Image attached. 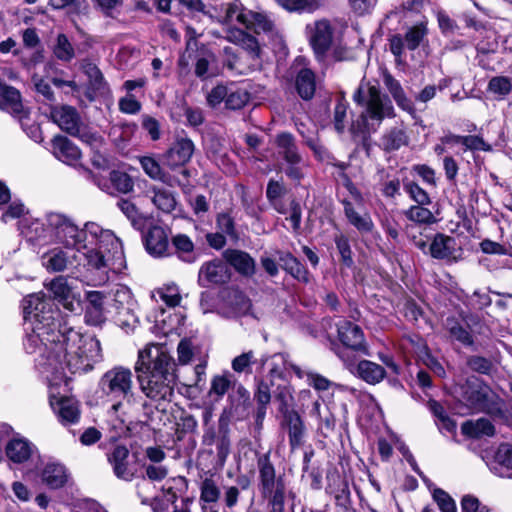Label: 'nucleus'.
<instances>
[{
    "label": "nucleus",
    "instance_id": "obj_54",
    "mask_svg": "<svg viewBox=\"0 0 512 512\" xmlns=\"http://www.w3.org/2000/svg\"><path fill=\"white\" fill-rule=\"evenodd\" d=\"M467 367L473 372L490 375L494 370L493 362L486 357L480 355H470L466 358Z\"/></svg>",
    "mask_w": 512,
    "mask_h": 512
},
{
    "label": "nucleus",
    "instance_id": "obj_31",
    "mask_svg": "<svg viewBox=\"0 0 512 512\" xmlns=\"http://www.w3.org/2000/svg\"><path fill=\"white\" fill-rule=\"evenodd\" d=\"M295 87L303 100H311L316 91L315 74L311 69L302 68L296 75Z\"/></svg>",
    "mask_w": 512,
    "mask_h": 512
},
{
    "label": "nucleus",
    "instance_id": "obj_28",
    "mask_svg": "<svg viewBox=\"0 0 512 512\" xmlns=\"http://www.w3.org/2000/svg\"><path fill=\"white\" fill-rule=\"evenodd\" d=\"M494 473L500 477L512 478V445L502 443L499 445L492 466Z\"/></svg>",
    "mask_w": 512,
    "mask_h": 512
},
{
    "label": "nucleus",
    "instance_id": "obj_20",
    "mask_svg": "<svg viewBox=\"0 0 512 512\" xmlns=\"http://www.w3.org/2000/svg\"><path fill=\"white\" fill-rule=\"evenodd\" d=\"M146 251L153 257L168 255L169 240L165 229L161 226H151L143 236Z\"/></svg>",
    "mask_w": 512,
    "mask_h": 512
},
{
    "label": "nucleus",
    "instance_id": "obj_4",
    "mask_svg": "<svg viewBox=\"0 0 512 512\" xmlns=\"http://www.w3.org/2000/svg\"><path fill=\"white\" fill-rule=\"evenodd\" d=\"M101 392L110 400L115 401L110 412L121 423H130V412L127 409L134 398L133 374L130 369L117 366L105 372L99 380Z\"/></svg>",
    "mask_w": 512,
    "mask_h": 512
},
{
    "label": "nucleus",
    "instance_id": "obj_32",
    "mask_svg": "<svg viewBox=\"0 0 512 512\" xmlns=\"http://www.w3.org/2000/svg\"><path fill=\"white\" fill-rule=\"evenodd\" d=\"M46 287L53 294L54 299L61 303L66 309L72 311V289L67 283V279L63 276H58L53 279Z\"/></svg>",
    "mask_w": 512,
    "mask_h": 512
},
{
    "label": "nucleus",
    "instance_id": "obj_1",
    "mask_svg": "<svg viewBox=\"0 0 512 512\" xmlns=\"http://www.w3.org/2000/svg\"><path fill=\"white\" fill-rule=\"evenodd\" d=\"M45 303L37 295H30L24 301V313L33 314L38 324L29 334L24 347L30 354L39 352L46 355L49 364H65L73 373L88 372L101 361L102 350L96 337H84L80 332L66 325L56 324L52 315L40 317Z\"/></svg>",
    "mask_w": 512,
    "mask_h": 512
},
{
    "label": "nucleus",
    "instance_id": "obj_15",
    "mask_svg": "<svg viewBox=\"0 0 512 512\" xmlns=\"http://www.w3.org/2000/svg\"><path fill=\"white\" fill-rule=\"evenodd\" d=\"M99 248L113 264V270H121L125 264V256L121 240L111 231L101 228L98 237Z\"/></svg>",
    "mask_w": 512,
    "mask_h": 512
},
{
    "label": "nucleus",
    "instance_id": "obj_50",
    "mask_svg": "<svg viewBox=\"0 0 512 512\" xmlns=\"http://www.w3.org/2000/svg\"><path fill=\"white\" fill-rule=\"evenodd\" d=\"M111 186L119 193L127 194L133 191L134 181L126 172L112 170L109 174Z\"/></svg>",
    "mask_w": 512,
    "mask_h": 512
},
{
    "label": "nucleus",
    "instance_id": "obj_43",
    "mask_svg": "<svg viewBox=\"0 0 512 512\" xmlns=\"http://www.w3.org/2000/svg\"><path fill=\"white\" fill-rule=\"evenodd\" d=\"M133 306L134 300L130 289L124 285L117 286L113 291V307L117 314L129 313V311H133Z\"/></svg>",
    "mask_w": 512,
    "mask_h": 512
},
{
    "label": "nucleus",
    "instance_id": "obj_30",
    "mask_svg": "<svg viewBox=\"0 0 512 512\" xmlns=\"http://www.w3.org/2000/svg\"><path fill=\"white\" fill-rule=\"evenodd\" d=\"M357 376L368 384H378L386 376V371L381 365L370 360H361L356 366Z\"/></svg>",
    "mask_w": 512,
    "mask_h": 512
},
{
    "label": "nucleus",
    "instance_id": "obj_39",
    "mask_svg": "<svg viewBox=\"0 0 512 512\" xmlns=\"http://www.w3.org/2000/svg\"><path fill=\"white\" fill-rule=\"evenodd\" d=\"M31 453V444L24 439H12L6 445V455L14 463L27 461Z\"/></svg>",
    "mask_w": 512,
    "mask_h": 512
},
{
    "label": "nucleus",
    "instance_id": "obj_11",
    "mask_svg": "<svg viewBox=\"0 0 512 512\" xmlns=\"http://www.w3.org/2000/svg\"><path fill=\"white\" fill-rule=\"evenodd\" d=\"M48 226L53 230L56 240L67 248H72L79 243L75 238L78 234V226L71 219L59 213L47 215Z\"/></svg>",
    "mask_w": 512,
    "mask_h": 512
},
{
    "label": "nucleus",
    "instance_id": "obj_61",
    "mask_svg": "<svg viewBox=\"0 0 512 512\" xmlns=\"http://www.w3.org/2000/svg\"><path fill=\"white\" fill-rule=\"evenodd\" d=\"M404 189L417 204L429 205L431 199L428 193L414 181H405Z\"/></svg>",
    "mask_w": 512,
    "mask_h": 512
},
{
    "label": "nucleus",
    "instance_id": "obj_37",
    "mask_svg": "<svg viewBox=\"0 0 512 512\" xmlns=\"http://www.w3.org/2000/svg\"><path fill=\"white\" fill-rule=\"evenodd\" d=\"M117 207L127 217L133 228L139 231L144 230L147 225V217L130 199H119L117 202Z\"/></svg>",
    "mask_w": 512,
    "mask_h": 512
},
{
    "label": "nucleus",
    "instance_id": "obj_33",
    "mask_svg": "<svg viewBox=\"0 0 512 512\" xmlns=\"http://www.w3.org/2000/svg\"><path fill=\"white\" fill-rule=\"evenodd\" d=\"M278 260L281 267L295 279L307 283L309 281L308 271L304 265L290 252H278Z\"/></svg>",
    "mask_w": 512,
    "mask_h": 512
},
{
    "label": "nucleus",
    "instance_id": "obj_14",
    "mask_svg": "<svg viewBox=\"0 0 512 512\" xmlns=\"http://www.w3.org/2000/svg\"><path fill=\"white\" fill-rule=\"evenodd\" d=\"M337 333L343 346L367 354L365 337L360 326L348 320H341L337 324Z\"/></svg>",
    "mask_w": 512,
    "mask_h": 512
},
{
    "label": "nucleus",
    "instance_id": "obj_35",
    "mask_svg": "<svg viewBox=\"0 0 512 512\" xmlns=\"http://www.w3.org/2000/svg\"><path fill=\"white\" fill-rule=\"evenodd\" d=\"M42 479L52 489L61 488L68 479L66 468L60 463H47L42 471Z\"/></svg>",
    "mask_w": 512,
    "mask_h": 512
},
{
    "label": "nucleus",
    "instance_id": "obj_52",
    "mask_svg": "<svg viewBox=\"0 0 512 512\" xmlns=\"http://www.w3.org/2000/svg\"><path fill=\"white\" fill-rule=\"evenodd\" d=\"M425 205H413L404 212L406 218L419 224H431L435 222L433 213Z\"/></svg>",
    "mask_w": 512,
    "mask_h": 512
},
{
    "label": "nucleus",
    "instance_id": "obj_21",
    "mask_svg": "<svg viewBox=\"0 0 512 512\" xmlns=\"http://www.w3.org/2000/svg\"><path fill=\"white\" fill-rule=\"evenodd\" d=\"M105 294L101 291L86 292L87 305L85 308V322L88 325L100 326L106 321L104 311Z\"/></svg>",
    "mask_w": 512,
    "mask_h": 512
},
{
    "label": "nucleus",
    "instance_id": "obj_34",
    "mask_svg": "<svg viewBox=\"0 0 512 512\" xmlns=\"http://www.w3.org/2000/svg\"><path fill=\"white\" fill-rule=\"evenodd\" d=\"M344 214L348 222L353 225L360 233H369L373 230L374 224L368 214L360 215L353 204L347 199L342 200Z\"/></svg>",
    "mask_w": 512,
    "mask_h": 512
},
{
    "label": "nucleus",
    "instance_id": "obj_64",
    "mask_svg": "<svg viewBox=\"0 0 512 512\" xmlns=\"http://www.w3.org/2000/svg\"><path fill=\"white\" fill-rule=\"evenodd\" d=\"M220 490L211 478H206L201 484L200 500L206 503H214L219 499Z\"/></svg>",
    "mask_w": 512,
    "mask_h": 512
},
{
    "label": "nucleus",
    "instance_id": "obj_19",
    "mask_svg": "<svg viewBox=\"0 0 512 512\" xmlns=\"http://www.w3.org/2000/svg\"><path fill=\"white\" fill-rule=\"evenodd\" d=\"M310 30V44L318 56H323L330 48L333 38V29L330 22L322 19L308 26Z\"/></svg>",
    "mask_w": 512,
    "mask_h": 512
},
{
    "label": "nucleus",
    "instance_id": "obj_25",
    "mask_svg": "<svg viewBox=\"0 0 512 512\" xmlns=\"http://www.w3.org/2000/svg\"><path fill=\"white\" fill-rule=\"evenodd\" d=\"M275 144L278 154L285 160L287 164H301L303 162L302 155L298 151L295 137L288 132H282L275 138Z\"/></svg>",
    "mask_w": 512,
    "mask_h": 512
},
{
    "label": "nucleus",
    "instance_id": "obj_24",
    "mask_svg": "<svg viewBox=\"0 0 512 512\" xmlns=\"http://www.w3.org/2000/svg\"><path fill=\"white\" fill-rule=\"evenodd\" d=\"M51 146L55 157L69 165L76 164L81 158L80 149L65 136H55Z\"/></svg>",
    "mask_w": 512,
    "mask_h": 512
},
{
    "label": "nucleus",
    "instance_id": "obj_2",
    "mask_svg": "<svg viewBox=\"0 0 512 512\" xmlns=\"http://www.w3.org/2000/svg\"><path fill=\"white\" fill-rule=\"evenodd\" d=\"M137 380L145 396L155 402H170L174 395L176 363L166 346L149 344L138 353Z\"/></svg>",
    "mask_w": 512,
    "mask_h": 512
},
{
    "label": "nucleus",
    "instance_id": "obj_47",
    "mask_svg": "<svg viewBox=\"0 0 512 512\" xmlns=\"http://www.w3.org/2000/svg\"><path fill=\"white\" fill-rule=\"evenodd\" d=\"M232 377L233 375L230 373L215 375L211 379V385L208 392L209 396H215L216 400L221 399L232 386Z\"/></svg>",
    "mask_w": 512,
    "mask_h": 512
},
{
    "label": "nucleus",
    "instance_id": "obj_57",
    "mask_svg": "<svg viewBox=\"0 0 512 512\" xmlns=\"http://www.w3.org/2000/svg\"><path fill=\"white\" fill-rule=\"evenodd\" d=\"M428 407L433 415L438 419L442 428L447 431H453L456 423L448 416L445 408L436 400H429Z\"/></svg>",
    "mask_w": 512,
    "mask_h": 512
},
{
    "label": "nucleus",
    "instance_id": "obj_51",
    "mask_svg": "<svg viewBox=\"0 0 512 512\" xmlns=\"http://www.w3.org/2000/svg\"><path fill=\"white\" fill-rule=\"evenodd\" d=\"M487 90L497 95L498 99H504L512 91V79L507 76H494L489 80Z\"/></svg>",
    "mask_w": 512,
    "mask_h": 512
},
{
    "label": "nucleus",
    "instance_id": "obj_22",
    "mask_svg": "<svg viewBox=\"0 0 512 512\" xmlns=\"http://www.w3.org/2000/svg\"><path fill=\"white\" fill-rule=\"evenodd\" d=\"M0 108L7 110L14 116L23 118L27 116L22 103L21 93L18 89L0 81Z\"/></svg>",
    "mask_w": 512,
    "mask_h": 512
},
{
    "label": "nucleus",
    "instance_id": "obj_59",
    "mask_svg": "<svg viewBox=\"0 0 512 512\" xmlns=\"http://www.w3.org/2000/svg\"><path fill=\"white\" fill-rule=\"evenodd\" d=\"M216 224L221 233L226 234L233 241H238L239 234L235 227V221L229 213L218 214Z\"/></svg>",
    "mask_w": 512,
    "mask_h": 512
},
{
    "label": "nucleus",
    "instance_id": "obj_44",
    "mask_svg": "<svg viewBox=\"0 0 512 512\" xmlns=\"http://www.w3.org/2000/svg\"><path fill=\"white\" fill-rule=\"evenodd\" d=\"M88 266L93 269L105 272L106 269L113 270V264L107 258V255L102 251V249L98 248H88L83 252Z\"/></svg>",
    "mask_w": 512,
    "mask_h": 512
},
{
    "label": "nucleus",
    "instance_id": "obj_55",
    "mask_svg": "<svg viewBox=\"0 0 512 512\" xmlns=\"http://www.w3.org/2000/svg\"><path fill=\"white\" fill-rule=\"evenodd\" d=\"M139 162L144 172L151 179L165 182L166 173L162 170L156 159L150 156H143L139 158Z\"/></svg>",
    "mask_w": 512,
    "mask_h": 512
},
{
    "label": "nucleus",
    "instance_id": "obj_63",
    "mask_svg": "<svg viewBox=\"0 0 512 512\" xmlns=\"http://www.w3.org/2000/svg\"><path fill=\"white\" fill-rule=\"evenodd\" d=\"M232 313L234 316H244L248 314L251 309V302L242 292H234L233 298L230 302Z\"/></svg>",
    "mask_w": 512,
    "mask_h": 512
},
{
    "label": "nucleus",
    "instance_id": "obj_62",
    "mask_svg": "<svg viewBox=\"0 0 512 512\" xmlns=\"http://www.w3.org/2000/svg\"><path fill=\"white\" fill-rule=\"evenodd\" d=\"M348 103L344 100V97H340L334 108L333 123L338 133H343L345 130V119L347 116Z\"/></svg>",
    "mask_w": 512,
    "mask_h": 512
},
{
    "label": "nucleus",
    "instance_id": "obj_60",
    "mask_svg": "<svg viewBox=\"0 0 512 512\" xmlns=\"http://www.w3.org/2000/svg\"><path fill=\"white\" fill-rule=\"evenodd\" d=\"M334 241L340 254L342 264L350 268L354 261L348 238L343 234H337L335 235Z\"/></svg>",
    "mask_w": 512,
    "mask_h": 512
},
{
    "label": "nucleus",
    "instance_id": "obj_13",
    "mask_svg": "<svg viewBox=\"0 0 512 512\" xmlns=\"http://www.w3.org/2000/svg\"><path fill=\"white\" fill-rule=\"evenodd\" d=\"M230 278L231 273L226 263L219 259L205 262L198 273V283L202 287L225 284Z\"/></svg>",
    "mask_w": 512,
    "mask_h": 512
},
{
    "label": "nucleus",
    "instance_id": "obj_53",
    "mask_svg": "<svg viewBox=\"0 0 512 512\" xmlns=\"http://www.w3.org/2000/svg\"><path fill=\"white\" fill-rule=\"evenodd\" d=\"M55 57L64 62H70L74 56V47L68 40L65 34H59L56 39V44L53 48Z\"/></svg>",
    "mask_w": 512,
    "mask_h": 512
},
{
    "label": "nucleus",
    "instance_id": "obj_9",
    "mask_svg": "<svg viewBox=\"0 0 512 512\" xmlns=\"http://www.w3.org/2000/svg\"><path fill=\"white\" fill-rule=\"evenodd\" d=\"M194 151L195 145L190 138L178 136L163 153L162 162L172 170L183 167L191 160Z\"/></svg>",
    "mask_w": 512,
    "mask_h": 512
},
{
    "label": "nucleus",
    "instance_id": "obj_26",
    "mask_svg": "<svg viewBox=\"0 0 512 512\" xmlns=\"http://www.w3.org/2000/svg\"><path fill=\"white\" fill-rule=\"evenodd\" d=\"M409 137L403 127L395 126L386 130L380 139V147L385 152H393L408 145Z\"/></svg>",
    "mask_w": 512,
    "mask_h": 512
},
{
    "label": "nucleus",
    "instance_id": "obj_36",
    "mask_svg": "<svg viewBox=\"0 0 512 512\" xmlns=\"http://www.w3.org/2000/svg\"><path fill=\"white\" fill-rule=\"evenodd\" d=\"M461 431L470 438H481L483 436H493L495 434V427L490 420L479 418L475 421L467 420L463 422Z\"/></svg>",
    "mask_w": 512,
    "mask_h": 512
},
{
    "label": "nucleus",
    "instance_id": "obj_27",
    "mask_svg": "<svg viewBox=\"0 0 512 512\" xmlns=\"http://www.w3.org/2000/svg\"><path fill=\"white\" fill-rule=\"evenodd\" d=\"M284 424L287 427L289 443L292 448L298 447L303 442L304 424L300 415L294 411H285L283 414Z\"/></svg>",
    "mask_w": 512,
    "mask_h": 512
},
{
    "label": "nucleus",
    "instance_id": "obj_6",
    "mask_svg": "<svg viewBox=\"0 0 512 512\" xmlns=\"http://www.w3.org/2000/svg\"><path fill=\"white\" fill-rule=\"evenodd\" d=\"M259 471V490L267 500L269 512H286L285 499L287 488L283 475H276V469L270 460V452L257 459Z\"/></svg>",
    "mask_w": 512,
    "mask_h": 512
},
{
    "label": "nucleus",
    "instance_id": "obj_3",
    "mask_svg": "<svg viewBox=\"0 0 512 512\" xmlns=\"http://www.w3.org/2000/svg\"><path fill=\"white\" fill-rule=\"evenodd\" d=\"M353 100L364 107L358 118L352 122L350 132L354 139H359L366 151L370 149L371 134L375 133L385 118L395 116L394 107L387 95L379 87L370 83L360 85L353 95Z\"/></svg>",
    "mask_w": 512,
    "mask_h": 512
},
{
    "label": "nucleus",
    "instance_id": "obj_5",
    "mask_svg": "<svg viewBox=\"0 0 512 512\" xmlns=\"http://www.w3.org/2000/svg\"><path fill=\"white\" fill-rule=\"evenodd\" d=\"M455 392L459 401L472 411L487 414L501 413L499 396L475 376L468 377L464 383L457 385Z\"/></svg>",
    "mask_w": 512,
    "mask_h": 512
},
{
    "label": "nucleus",
    "instance_id": "obj_41",
    "mask_svg": "<svg viewBox=\"0 0 512 512\" xmlns=\"http://www.w3.org/2000/svg\"><path fill=\"white\" fill-rule=\"evenodd\" d=\"M42 260L44 267L50 272H62L70 263L67 253L59 248L45 253Z\"/></svg>",
    "mask_w": 512,
    "mask_h": 512
},
{
    "label": "nucleus",
    "instance_id": "obj_18",
    "mask_svg": "<svg viewBox=\"0 0 512 512\" xmlns=\"http://www.w3.org/2000/svg\"><path fill=\"white\" fill-rule=\"evenodd\" d=\"M130 452L124 445H117L107 455L115 476L124 481H132L136 476V469L129 463Z\"/></svg>",
    "mask_w": 512,
    "mask_h": 512
},
{
    "label": "nucleus",
    "instance_id": "obj_7",
    "mask_svg": "<svg viewBox=\"0 0 512 512\" xmlns=\"http://www.w3.org/2000/svg\"><path fill=\"white\" fill-rule=\"evenodd\" d=\"M229 418L222 413L218 419V426L207 427L202 436V443L206 446H216L217 458L220 462H225L230 453Z\"/></svg>",
    "mask_w": 512,
    "mask_h": 512
},
{
    "label": "nucleus",
    "instance_id": "obj_40",
    "mask_svg": "<svg viewBox=\"0 0 512 512\" xmlns=\"http://www.w3.org/2000/svg\"><path fill=\"white\" fill-rule=\"evenodd\" d=\"M172 245L179 259L187 263H193L196 260L194 244L185 234H177L172 238Z\"/></svg>",
    "mask_w": 512,
    "mask_h": 512
},
{
    "label": "nucleus",
    "instance_id": "obj_58",
    "mask_svg": "<svg viewBox=\"0 0 512 512\" xmlns=\"http://www.w3.org/2000/svg\"><path fill=\"white\" fill-rule=\"evenodd\" d=\"M250 94L244 89L228 90L225 106L231 110L243 108L249 101Z\"/></svg>",
    "mask_w": 512,
    "mask_h": 512
},
{
    "label": "nucleus",
    "instance_id": "obj_42",
    "mask_svg": "<svg viewBox=\"0 0 512 512\" xmlns=\"http://www.w3.org/2000/svg\"><path fill=\"white\" fill-rule=\"evenodd\" d=\"M101 233V227L94 222H87L83 229L78 228V234L75 238L79 240L72 248L77 251H83L88 249L95 241H98L99 234Z\"/></svg>",
    "mask_w": 512,
    "mask_h": 512
},
{
    "label": "nucleus",
    "instance_id": "obj_38",
    "mask_svg": "<svg viewBox=\"0 0 512 512\" xmlns=\"http://www.w3.org/2000/svg\"><path fill=\"white\" fill-rule=\"evenodd\" d=\"M383 81L392 95L397 105L408 112L413 111V104L410 99L406 97V94L398 80H396L390 73L386 72L383 75Z\"/></svg>",
    "mask_w": 512,
    "mask_h": 512
},
{
    "label": "nucleus",
    "instance_id": "obj_45",
    "mask_svg": "<svg viewBox=\"0 0 512 512\" xmlns=\"http://www.w3.org/2000/svg\"><path fill=\"white\" fill-rule=\"evenodd\" d=\"M446 328L450 335L463 345L472 346L474 344V340L470 332L461 325L456 318L448 317L446 319Z\"/></svg>",
    "mask_w": 512,
    "mask_h": 512
},
{
    "label": "nucleus",
    "instance_id": "obj_10",
    "mask_svg": "<svg viewBox=\"0 0 512 512\" xmlns=\"http://www.w3.org/2000/svg\"><path fill=\"white\" fill-rule=\"evenodd\" d=\"M79 66L87 77L85 96L89 101H94L97 96L109 93V85L96 63L89 58H85L80 60Z\"/></svg>",
    "mask_w": 512,
    "mask_h": 512
},
{
    "label": "nucleus",
    "instance_id": "obj_56",
    "mask_svg": "<svg viewBox=\"0 0 512 512\" xmlns=\"http://www.w3.org/2000/svg\"><path fill=\"white\" fill-rule=\"evenodd\" d=\"M250 19L251 22L249 28H253L257 34L261 32L267 34L274 32L275 24L266 14L251 11Z\"/></svg>",
    "mask_w": 512,
    "mask_h": 512
},
{
    "label": "nucleus",
    "instance_id": "obj_23",
    "mask_svg": "<svg viewBox=\"0 0 512 512\" xmlns=\"http://www.w3.org/2000/svg\"><path fill=\"white\" fill-rule=\"evenodd\" d=\"M223 258L242 276L250 277L256 272L255 260L245 251L227 249L223 252Z\"/></svg>",
    "mask_w": 512,
    "mask_h": 512
},
{
    "label": "nucleus",
    "instance_id": "obj_29",
    "mask_svg": "<svg viewBox=\"0 0 512 512\" xmlns=\"http://www.w3.org/2000/svg\"><path fill=\"white\" fill-rule=\"evenodd\" d=\"M53 408L59 421L65 426L75 424L80 419L78 403L71 398H61Z\"/></svg>",
    "mask_w": 512,
    "mask_h": 512
},
{
    "label": "nucleus",
    "instance_id": "obj_16",
    "mask_svg": "<svg viewBox=\"0 0 512 512\" xmlns=\"http://www.w3.org/2000/svg\"><path fill=\"white\" fill-rule=\"evenodd\" d=\"M99 248L113 264V270H121L125 264V256L121 240L111 231L101 228L98 237Z\"/></svg>",
    "mask_w": 512,
    "mask_h": 512
},
{
    "label": "nucleus",
    "instance_id": "obj_8",
    "mask_svg": "<svg viewBox=\"0 0 512 512\" xmlns=\"http://www.w3.org/2000/svg\"><path fill=\"white\" fill-rule=\"evenodd\" d=\"M428 35L426 23L420 22L409 27L405 34H394L389 38V48L396 58H401L405 48L414 51L423 43Z\"/></svg>",
    "mask_w": 512,
    "mask_h": 512
},
{
    "label": "nucleus",
    "instance_id": "obj_48",
    "mask_svg": "<svg viewBox=\"0 0 512 512\" xmlns=\"http://www.w3.org/2000/svg\"><path fill=\"white\" fill-rule=\"evenodd\" d=\"M251 11L245 10L240 3H231L228 5L225 14V20L228 23L237 22L246 28L250 27Z\"/></svg>",
    "mask_w": 512,
    "mask_h": 512
},
{
    "label": "nucleus",
    "instance_id": "obj_46",
    "mask_svg": "<svg viewBox=\"0 0 512 512\" xmlns=\"http://www.w3.org/2000/svg\"><path fill=\"white\" fill-rule=\"evenodd\" d=\"M152 202L162 212L170 213L175 209L176 199L168 190L153 188Z\"/></svg>",
    "mask_w": 512,
    "mask_h": 512
},
{
    "label": "nucleus",
    "instance_id": "obj_49",
    "mask_svg": "<svg viewBox=\"0 0 512 512\" xmlns=\"http://www.w3.org/2000/svg\"><path fill=\"white\" fill-rule=\"evenodd\" d=\"M289 12H313L321 6L320 0H275Z\"/></svg>",
    "mask_w": 512,
    "mask_h": 512
},
{
    "label": "nucleus",
    "instance_id": "obj_17",
    "mask_svg": "<svg viewBox=\"0 0 512 512\" xmlns=\"http://www.w3.org/2000/svg\"><path fill=\"white\" fill-rule=\"evenodd\" d=\"M50 117L63 131L69 135L77 134L82 120L77 109L70 105H53L50 107Z\"/></svg>",
    "mask_w": 512,
    "mask_h": 512
},
{
    "label": "nucleus",
    "instance_id": "obj_12",
    "mask_svg": "<svg viewBox=\"0 0 512 512\" xmlns=\"http://www.w3.org/2000/svg\"><path fill=\"white\" fill-rule=\"evenodd\" d=\"M429 254L437 260L458 262L461 259L462 249L457 247L454 237L443 233H436L429 244Z\"/></svg>",
    "mask_w": 512,
    "mask_h": 512
}]
</instances>
